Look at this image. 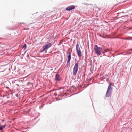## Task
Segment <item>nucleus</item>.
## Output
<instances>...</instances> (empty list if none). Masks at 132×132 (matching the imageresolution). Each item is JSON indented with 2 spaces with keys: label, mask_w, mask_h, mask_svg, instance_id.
I'll list each match as a JSON object with an SVG mask.
<instances>
[{
  "label": "nucleus",
  "mask_w": 132,
  "mask_h": 132,
  "mask_svg": "<svg viewBox=\"0 0 132 132\" xmlns=\"http://www.w3.org/2000/svg\"><path fill=\"white\" fill-rule=\"evenodd\" d=\"M77 52L79 57H81V52L80 49L78 44H77L76 46Z\"/></svg>",
  "instance_id": "20e7f679"
},
{
  "label": "nucleus",
  "mask_w": 132,
  "mask_h": 132,
  "mask_svg": "<svg viewBox=\"0 0 132 132\" xmlns=\"http://www.w3.org/2000/svg\"><path fill=\"white\" fill-rule=\"evenodd\" d=\"M102 53H105V51L104 52H102Z\"/></svg>",
  "instance_id": "4468645a"
},
{
  "label": "nucleus",
  "mask_w": 132,
  "mask_h": 132,
  "mask_svg": "<svg viewBox=\"0 0 132 132\" xmlns=\"http://www.w3.org/2000/svg\"><path fill=\"white\" fill-rule=\"evenodd\" d=\"M71 52H70L68 53V56L67 60V63H69L70 61L71 58Z\"/></svg>",
  "instance_id": "0eeeda50"
},
{
  "label": "nucleus",
  "mask_w": 132,
  "mask_h": 132,
  "mask_svg": "<svg viewBox=\"0 0 132 132\" xmlns=\"http://www.w3.org/2000/svg\"><path fill=\"white\" fill-rule=\"evenodd\" d=\"M112 85L111 84H110L108 87L106 94V96L107 97H109L110 95L112 90V88L111 86Z\"/></svg>",
  "instance_id": "f03ea898"
},
{
  "label": "nucleus",
  "mask_w": 132,
  "mask_h": 132,
  "mask_svg": "<svg viewBox=\"0 0 132 132\" xmlns=\"http://www.w3.org/2000/svg\"><path fill=\"white\" fill-rule=\"evenodd\" d=\"M110 49H105L104 50V51L105 52H107L109 51H110Z\"/></svg>",
  "instance_id": "9b49d317"
},
{
  "label": "nucleus",
  "mask_w": 132,
  "mask_h": 132,
  "mask_svg": "<svg viewBox=\"0 0 132 132\" xmlns=\"http://www.w3.org/2000/svg\"><path fill=\"white\" fill-rule=\"evenodd\" d=\"M6 126V125H0V130H2L4 129Z\"/></svg>",
  "instance_id": "6e6552de"
},
{
  "label": "nucleus",
  "mask_w": 132,
  "mask_h": 132,
  "mask_svg": "<svg viewBox=\"0 0 132 132\" xmlns=\"http://www.w3.org/2000/svg\"><path fill=\"white\" fill-rule=\"evenodd\" d=\"M55 79L57 81L60 80V77L59 75L57 74L55 76Z\"/></svg>",
  "instance_id": "1a4fd4ad"
},
{
  "label": "nucleus",
  "mask_w": 132,
  "mask_h": 132,
  "mask_svg": "<svg viewBox=\"0 0 132 132\" xmlns=\"http://www.w3.org/2000/svg\"><path fill=\"white\" fill-rule=\"evenodd\" d=\"M94 50L96 54L99 55L101 54V51L102 50L101 48L99 47L97 45H95L94 46Z\"/></svg>",
  "instance_id": "f257e3e1"
},
{
  "label": "nucleus",
  "mask_w": 132,
  "mask_h": 132,
  "mask_svg": "<svg viewBox=\"0 0 132 132\" xmlns=\"http://www.w3.org/2000/svg\"><path fill=\"white\" fill-rule=\"evenodd\" d=\"M6 88H8V87H6Z\"/></svg>",
  "instance_id": "2eb2a0df"
},
{
  "label": "nucleus",
  "mask_w": 132,
  "mask_h": 132,
  "mask_svg": "<svg viewBox=\"0 0 132 132\" xmlns=\"http://www.w3.org/2000/svg\"><path fill=\"white\" fill-rule=\"evenodd\" d=\"M51 46V43H48L46 44V45L43 46L42 48L43 50H41L40 52H43L45 50L47 49L50 48Z\"/></svg>",
  "instance_id": "39448f33"
},
{
  "label": "nucleus",
  "mask_w": 132,
  "mask_h": 132,
  "mask_svg": "<svg viewBox=\"0 0 132 132\" xmlns=\"http://www.w3.org/2000/svg\"><path fill=\"white\" fill-rule=\"evenodd\" d=\"M27 84L28 85L30 86V87H32L33 84L32 82H29L27 83Z\"/></svg>",
  "instance_id": "9d476101"
},
{
  "label": "nucleus",
  "mask_w": 132,
  "mask_h": 132,
  "mask_svg": "<svg viewBox=\"0 0 132 132\" xmlns=\"http://www.w3.org/2000/svg\"><path fill=\"white\" fill-rule=\"evenodd\" d=\"M54 95H55V96H56L57 95V93H54L53 94Z\"/></svg>",
  "instance_id": "ddd939ff"
},
{
  "label": "nucleus",
  "mask_w": 132,
  "mask_h": 132,
  "mask_svg": "<svg viewBox=\"0 0 132 132\" xmlns=\"http://www.w3.org/2000/svg\"><path fill=\"white\" fill-rule=\"evenodd\" d=\"M103 55H105V54H104Z\"/></svg>",
  "instance_id": "dca6fc26"
},
{
  "label": "nucleus",
  "mask_w": 132,
  "mask_h": 132,
  "mask_svg": "<svg viewBox=\"0 0 132 132\" xmlns=\"http://www.w3.org/2000/svg\"><path fill=\"white\" fill-rule=\"evenodd\" d=\"M78 69V64L76 63L75 64L73 70V75H76Z\"/></svg>",
  "instance_id": "7ed1b4c3"
},
{
  "label": "nucleus",
  "mask_w": 132,
  "mask_h": 132,
  "mask_svg": "<svg viewBox=\"0 0 132 132\" xmlns=\"http://www.w3.org/2000/svg\"><path fill=\"white\" fill-rule=\"evenodd\" d=\"M75 8V6L74 5L70 6L67 7L66 9V10L68 11H70L72 9H74Z\"/></svg>",
  "instance_id": "423d86ee"
},
{
  "label": "nucleus",
  "mask_w": 132,
  "mask_h": 132,
  "mask_svg": "<svg viewBox=\"0 0 132 132\" xmlns=\"http://www.w3.org/2000/svg\"><path fill=\"white\" fill-rule=\"evenodd\" d=\"M26 44H24V46L23 47V48L24 49H25L26 48Z\"/></svg>",
  "instance_id": "f8f14e48"
}]
</instances>
